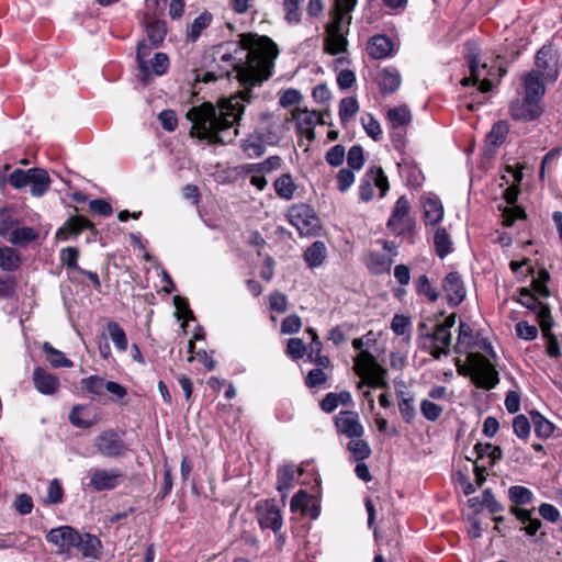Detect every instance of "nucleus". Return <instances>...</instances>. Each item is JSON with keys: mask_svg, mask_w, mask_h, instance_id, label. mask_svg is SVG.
<instances>
[{"mask_svg": "<svg viewBox=\"0 0 562 562\" xmlns=\"http://www.w3.org/2000/svg\"><path fill=\"white\" fill-rule=\"evenodd\" d=\"M239 44L240 49H236L235 53L246 52L245 60L229 52L221 53L220 48L215 52L218 55L214 59L216 66L203 72L201 77L198 75L196 80L209 83L235 74L244 90L223 100L218 109L210 102H204L189 110L187 119L192 123V137L205 139L209 144L232 143L238 135L236 125L244 113V102L251 99V88L272 76L279 49L270 37L245 33L239 35Z\"/></svg>", "mask_w": 562, "mask_h": 562, "instance_id": "1", "label": "nucleus"}, {"mask_svg": "<svg viewBox=\"0 0 562 562\" xmlns=\"http://www.w3.org/2000/svg\"><path fill=\"white\" fill-rule=\"evenodd\" d=\"M14 189H23L30 186V192L35 198H41L47 193L50 188L52 179L48 172L43 168H31L27 170L14 169L8 179Z\"/></svg>", "mask_w": 562, "mask_h": 562, "instance_id": "2", "label": "nucleus"}, {"mask_svg": "<svg viewBox=\"0 0 562 562\" xmlns=\"http://www.w3.org/2000/svg\"><path fill=\"white\" fill-rule=\"evenodd\" d=\"M289 223L294 226L300 236H318L322 223L314 209L305 203L291 205L285 214Z\"/></svg>", "mask_w": 562, "mask_h": 562, "instance_id": "3", "label": "nucleus"}, {"mask_svg": "<svg viewBox=\"0 0 562 562\" xmlns=\"http://www.w3.org/2000/svg\"><path fill=\"white\" fill-rule=\"evenodd\" d=\"M467 361L472 370V383L476 387L492 390L498 384V373L485 356L479 352H470Z\"/></svg>", "mask_w": 562, "mask_h": 562, "instance_id": "4", "label": "nucleus"}, {"mask_svg": "<svg viewBox=\"0 0 562 562\" xmlns=\"http://www.w3.org/2000/svg\"><path fill=\"white\" fill-rule=\"evenodd\" d=\"M535 66L530 71H536L547 83H554L559 79V55L551 44H544L537 50Z\"/></svg>", "mask_w": 562, "mask_h": 562, "instance_id": "5", "label": "nucleus"}, {"mask_svg": "<svg viewBox=\"0 0 562 562\" xmlns=\"http://www.w3.org/2000/svg\"><path fill=\"white\" fill-rule=\"evenodd\" d=\"M373 186L380 189V196L386 195L390 190V183L383 169L379 166H372L367 169L366 173L361 178L359 186V199L362 202H369L373 199Z\"/></svg>", "mask_w": 562, "mask_h": 562, "instance_id": "6", "label": "nucleus"}, {"mask_svg": "<svg viewBox=\"0 0 562 562\" xmlns=\"http://www.w3.org/2000/svg\"><path fill=\"white\" fill-rule=\"evenodd\" d=\"M125 479V474L117 468L94 469L90 472L88 486L95 492L112 491L120 486Z\"/></svg>", "mask_w": 562, "mask_h": 562, "instance_id": "7", "label": "nucleus"}, {"mask_svg": "<svg viewBox=\"0 0 562 562\" xmlns=\"http://www.w3.org/2000/svg\"><path fill=\"white\" fill-rule=\"evenodd\" d=\"M544 113V105L540 101L526 97L517 98L509 104V114L514 121L532 122Z\"/></svg>", "mask_w": 562, "mask_h": 562, "instance_id": "8", "label": "nucleus"}, {"mask_svg": "<svg viewBox=\"0 0 562 562\" xmlns=\"http://www.w3.org/2000/svg\"><path fill=\"white\" fill-rule=\"evenodd\" d=\"M508 499L512 503L509 513L514 515L520 522L529 519V509L524 506L530 505L533 501V493L526 486L513 485L508 488Z\"/></svg>", "mask_w": 562, "mask_h": 562, "instance_id": "9", "label": "nucleus"}, {"mask_svg": "<svg viewBox=\"0 0 562 562\" xmlns=\"http://www.w3.org/2000/svg\"><path fill=\"white\" fill-rule=\"evenodd\" d=\"M339 19H333L326 25V36L324 38V50L329 55H338L347 50L348 41L345 36L344 24Z\"/></svg>", "mask_w": 562, "mask_h": 562, "instance_id": "10", "label": "nucleus"}, {"mask_svg": "<svg viewBox=\"0 0 562 562\" xmlns=\"http://www.w3.org/2000/svg\"><path fill=\"white\" fill-rule=\"evenodd\" d=\"M95 448L106 458H119L124 456L127 451L126 445L113 429L102 431L97 437Z\"/></svg>", "mask_w": 562, "mask_h": 562, "instance_id": "11", "label": "nucleus"}, {"mask_svg": "<svg viewBox=\"0 0 562 562\" xmlns=\"http://www.w3.org/2000/svg\"><path fill=\"white\" fill-rule=\"evenodd\" d=\"M334 426L338 435H344L347 438L364 435V427L360 422L359 414L355 411H340L334 418Z\"/></svg>", "mask_w": 562, "mask_h": 562, "instance_id": "12", "label": "nucleus"}, {"mask_svg": "<svg viewBox=\"0 0 562 562\" xmlns=\"http://www.w3.org/2000/svg\"><path fill=\"white\" fill-rule=\"evenodd\" d=\"M442 290L446 294L447 304L450 307L460 305L467 295L463 280L459 272L452 271L442 279Z\"/></svg>", "mask_w": 562, "mask_h": 562, "instance_id": "13", "label": "nucleus"}, {"mask_svg": "<svg viewBox=\"0 0 562 562\" xmlns=\"http://www.w3.org/2000/svg\"><path fill=\"white\" fill-rule=\"evenodd\" d=\"M46 540L58 547L60 551H68L80 543V533L70 526H60L50 529L46 535Z\"/></svg>", "mask_w": 562, "mask_h": 562, "instance_id": "14", "label": "nucleus"}, {"mask_svg": "<svg viewBox=\"0 0 562 562\" xmlns=\"http://www.w3.org/2000/svg\"><path fill=\"white\" fill-rule=\"evenodd\" d=\"M292 117L296 122V133L313 142L315 139L314 128L317 125V111L296 108L292 112Z\"/></svg>", "mask_w": 562, "mask_h": 562, "instance_id": "15", "label": "nucleus"}, {"mask_svg": "<svg viewBox=\"0 0 562 562\" xmlns=\"http://www.w3.org/2000/svg\"><path fill=\"white\" fill-rule=\"evenodd\" d=\"M257 518L261 529L270 528L276 535H278L283 525L280 509L269 502L263 506H257Z\"/></svg>", "mask_w": 562, "mask_h": 562, "instance_id": "16", "label": "nucleus"}, {"mask_svg": "<svg viewBox=\"0 0 562 562\" xmlns=\"http://www.w3.org/2000/svg\"><path fill=\"white\" fill-rule=\"evenodd\" d=\"M32 381L36 391L43 395H55L60 387L58 376L41 367L34 368Z\"/></svg>", "mask_w": 562, "mask_h": 562, "instance_id": "17", "label": "nucleus"}, {"mask_svg": "<svg viewBox=\"0 0 562 562\" xmlns=\"http://www.w3.org/2000/svg\"><path fill=\"white\" fill-rule=\"evenodd\" d=\"M69 422L75 427L88 429L100 422V416L90 405H75L69 413Z\"/></svg>", "mask_w": 562, "mask_h": 562, "instance_id": "18", "label": "nucleus"}, {"mask_svg": "<svg viewBox=\"0 0 562 562\" xmlns=\"http://www.w3.org/2000/svg\"><path fill=\"white\" fill-rule=\"evenodd\" d=\"M520 295L521 304L536 314L539 325L553 319L551 316V310L549 305L539 301L536 294L532 293L530 290L526 288L521 289Z\"/></svg>", "mask_w": 562, "mask_h": 562, "instance_id": "19", "label": "nucleus"}, {"mask_svg": "<svg viewBox=\"0 0 562 562\" xmlns=\"http://www.w3.org/2000/svg\"><path fill=\"white\" fill-rule=\"evenodd\" d=\"M85 229L95 231L94 225L85 216H71L57 229L56 238L58 240H67L71 235L77 236Z\"/></svg>", "mask_w": 562, "mask_h": 562, "instance_id": "20", "label": "nucleus"}, {"mask_svg": "<svg viewBox=\"0 0 562 562\" xmlns=\"http://www.w3.org/2000/svg\"><path fill=\"white\" fill-rule=\"evenodd\" d=\"M375 81L382 94H393L400 89L402 77L395 67H385L378 72Z\"/></svg>", "mask_w": 562, "mask_h": 562, "instance_id": "21", "label": "nucleus"}, {"mask_svg": "<svg viewBox=\"0 0 562 562\" xmlns=\"http://www.w3.org/2000/svg\"><path fill=\"white\" fill-rule=\"evenodd\" d=\"M546 81L537 76L536 71H528L521 76V85L524 89V97L540 101L546 94Z\"/></svg>", "mask_w": 562, "mask_h": 562, "instance_id": "22", "label": "nucleus"}, {"mask_svg": "<svg viewBox=\"0 0 562 562\" xmlns=\"http://www.w3.org/2000/svg\"><path fill=\"white\" fill-rule=\"evenodd\" d=\"M367 49L373 59H385L393 56L394 43L389 36L376 34L369 40Z\"/></svg>", "mask_w": 562, "mask_h": 562, "instance_id": "23", "label": "nucleus"}, {"mask_svg": "<svg viewBox=\"0 0 562 562\" xmlns=\"http://www.w3.org/2000/svg\"><path fill=\"white\" fill-rule=\"evenodd\" d=\"M306 333L311 336V342L308 344L306 351L307 360L316 367H329L330 360L327 356L322 355L323 342L321 341L316 329L307 328Z\"/></svg>", "mask_w": 562, "mask_h": 562, "instance_id": "24", "label": "nucleus"}, {"mask_svg": "<svg viewBox=\"0 0 562 562\" xmlns=\"http://www.w3.org/2000/svg\"><path fill=\"white\" fill-rule=\"evenodd\" d=\"M302 258L310 269L322 267L327 259V247L325 243L315 240L303 251Z\"/></svg>", "mask_w": 562, "mask_h": 562, "instance_id": "25", "label": "nucleus"}, {"mask_svg": "<svg viewBox=\"0 0 562 562\" xmlns=\"http://www.w3.org/2000/svg\"><path fill=\"white\" fill-rule=\"evenodd\" d=\"M295 469L292 464L281 465L277 470V490L281 494V502L285 504L289 492L293 488Z\"/></svg>", "mask_w": 562, "mask_h": 562, "instance_id": "26", "label": "nucleus"}, {"mask_svg": "<svg viewBox=\"0 0 562 562\" xmlns=\"http://www.w3.org/2000/svg\"><path fill=\"white\" fill-rule=\"evenodd\" d=\"M424 221L426 225H437L443 218V205L436 195L423 200Z\"/></svg>", "mask_w": 562, "mask_h": 562, "instance_id": "27", "label": "nucleus"}, {"mask_svg": "<svg viewBox=\"0 0 562 562\" xmlns=\"http://www.w3.org/2000/svg\"><path fill=\"white\" fill-rule=\"evenodd\" d=\"M153 46L147 45L145 41H140L137 44V50H136V59L138 64V80L144 85L147 86L150 83V70L148 66V56L150 55Z\"/></svg>", "mask_w": 562, "mask_h": 562, "instance_id": "28", "label": "nucleus"}, {"mask_svg": "<svg viewBox=\"0 0 562 562\" xmlns=\"http://www.w3.org/2000/svg\"><path fill=\"white\" fill-rule=\"evenodd\" d=\"M465 60L469 65L470 72L474 79L481 78L482 70H485L487 65L481 64L480 48L474 42L468 41L465 43Z\"/></svg>", "mask_w": 562, "mask_h": 562, "instance_id": "29", "label": "nucleus"}, {"mask_svg": "<svg viewBox=\"0 0 562 562\" xmlns=\"http://www.w3.org/2000/svg\"><path fill=\"white\" fill-rule=\"evenodd\" d=\"M40 231L34 227L16 225L15 229L11 232L8 241L14 246L27 247L31 243L37 240Z\"/></svg>", "mask_w": 562, "mask_h": 562, "instance_id": "30", "label": "nucleus"}, {"mask_svg": "<svg viewBox=\"0 0 562 562\" xmlns=\"http://www.w3.org/2000/svg\"><path fill=\"white\" fill-rule=\"evenodd\" d=\"M312 502V496L304 490H300L291 499L290 509L292 513L300 512L303 515H311L312 518H316L318 516V509L315 505H313L312 510H310V504Z\"/></svg>", "mask_w": 562, "mask_h": 562, "instance_id": "31", "label": "nucleus"}, {"mask_svg": "<svg viewBox=\"0 0 562 562\" xmlns=\"http://www.w3.org/2000/svg\"><path fill=\"white\" fill-rule=\"evenodd\" d=\"M554 325L553 319L539 325L542 331V337L546 340V352L551 359H559L561 357V348L557 336L551 331Z\"/></svg>", "mask_w": 562, "mask_h": 562, "instance_id": "32", "label": "nucleus"}, {"mask_svg": "<svg viewBox=\"0 0 562 562\" xmlns=\"http://www.w3.org/2000/svg\"><path fill=\"white\" fill-rule=\"evenodd\" d=\"M277 195L283 200H292L297 189L291 173H282L273 182Z\"/></svg>", "mask_w": 562, "mask_h": 562, "instance_id": "33", "label": "nucleus"}, {"mask_svg": "<svg viewBox=\"0 0 562 562\" xmlns=\"http://www.w3.org/2000/svg\"><path fill=\"white\" fill-rule=\"evenodd\" d=\"M509 133V124L507 121L501 120L493 124L491 131L486 135V144L494 150L503 145Z\"/></svg>", "mask_w": 562, "mask_h": 562, "instance_id": "34", "label": "nucleus"}, {"mask_svg": "<svg viewBox=\"0 0 562 562\" xmlns=\"http://www.w3.org/2000/svg\"><path fill=\"white\" fill-rule=\"evenodd\" d=\"M349 439L346 449L350 453V459L353 461H364L371 456L372 450L367 440L362 439V437H350Z\"/></svg>", "mask_w": 562, "mask_h": 562, "instance_id": "35", "label": "nucleus"}, {"mask_svg": "<svg viewBox=\"0 0 562 562\" xmlns=\"http://www.w3.org/2000/svg\"><path fill=\"white\" fill-rule=\"evenodd\" d=\"M366 266L372 274L379 276L390 271L392 259L383 254L372 251L367 257Z\"/></svg>", "mask_w": 562, "mask_h": 562, "instance_id": "36", "label": "nucleus"}, {"mask_svg": "<svg viewBox=\"0 0 562 562\" xmlns=\"http://www.w3.org/2000/svg\"><path fill=\"white\" fill-rule=\"evenodd\" d=\"M42 349L46 361L53 368H71L74 366L72 361L63 351L54 348L48 341L43 344Z\"/></svg>", "mask_w": 562, "mask_h": 562, "instance_id": "37", "label": "nucleus"}, {"mask_svg": "<svg viewBox=\"0 0 562 562\" xmlns=\"http://www.w3.org/2000/svg\"><path fill=\"white\" fill-rule=\"evenodd\" d=\"M213 21V15L209 11H203L196 16L187 30V41L196 42L201 36V33L210 26Z\"/></svg>", "mask_w": 562, "mask_h": 562, "instance_id": "38", "label": "nucleus"}, {"mask_svg": "<svg viewBox=\"0 0 562 562\" xmlns=\"http://www.w3.org/2000/svg\"><path fill=\"white\" fill-rule=\"evenodd\" d=\"M147 38L153 47H158L167 35V24L162 20H154L145 25Z\"/></svg>", "mask_w": 562, "mask_h": 562, "instance_id": "39", "label": "nucleus"}, {"mask_svg": "<svg viewBox=\"0 0 562 562\" xmlns=\"http://www.w3.org/2000/svg\"><path fill=\"white\" fill-rule=\"evenodd\" d=\"M434 245L436 255L440 259L446 258L450 252H452V240L445 227H438L436 229L434 235Z\"/></svg>", "mask_w": 562, "mask_h": 562, "instance_id": "40", "label": "nucleus"}, {"mask_svg": "<svg viewBox=\"0 0 562 562\" xmlns=\"http://www.w3.org/2000/svg\"><path fill=\"white\" fill-rule=\"evenodd\" d=\"M531 422L535 427V434L537 437L542 439H548L553 435L555 426L549 419H547L541 413L538 411H531L530 413Z\"/></svg>", "mask_w": 562, "mask_h": 562, "instance_id": "41", "label": "nucleus"}, {"mask_svg": "<svg viewBox=\"0 0 562 562\" xmlns=\"http://www.w3.org/2000/svg\"><path fill=\"white\" fill-rule=\"evenodd\" d=\"M415 290L419 296H424L429 303H435L440 296L439 290L432 285L427 274L419 276L415 282Z\"/></svg>", "mask_w": 562, "mask_h": 562, "instance_id": "42", "label": "nucleus"}, {"mask_svg": "<svg viewBox=\"0 0 562 562\" xmlns=\"http://www.w3.org/2000/svg\"><path fill=\"white\" fill-rule=\"evenodd\" d=\"M21 261V255L16 249L7 246L0 248V268L3 271L11 272L16 270Z\"/></svg>", "mask_w": 562, "mask_h": 562, "instance_id": "43", "label": "nucleus"}, {"mask_svg": "<svg viewBox=\"0 0 562 562\" xmlns=\"http://www.w3.org/2000/svg\"><path fill=\"white\" fill-rule=\"evenodd\" d=\"M474 452L477 459L487 457L490 465L493 467L496 462L503 459V451L499 446H494L491 442H477L474 446Z\"/></svg>", "mask_w": 562, "mask_h": 562, "instance_id": "44", "label": "nucleus"}, {"mask_svg": "<svg viewBox=\"0 0 562 562\" xmlns=\"http://www.w3.org/2000/svg\"><path fill=\"white\" fill-rule=\"evenodd\" d=\"M102 544L97 536L85 533L80 535V543L76 546L77 549L87 558H95L100 552Z\"/></svg>", "mask_w": 562, "mask_h": 562, "instance_id": "45", "label": "nucleus"}, {"mask_svg": "<svg viewBox=\"0 0 562 562\" xmlns=\"http://www.w3.org/2000/svg\"><path fill=\"white\" fill-rule=\"evenodd\" d=\"M106 333L110 339L113 341L115 348L119 351H126L127 349V337L121 325L114 321H110L106 324Z\"/></svg>", "mask_w": 562, "mask_h": 562, "instance_id": "46", "label": "nucleus"}, {"mask_svg": "<svg viewBox=\"0 0 562 562\" xmlns=\"http://www.w3.org/2000/svg\"><path fill=\"white\" fill-rule=\"evenodd\" d=\"M386 227L396 236L412 237L415 235L416 221L413 217L400 218L391 225V220H387Z\"/></svg>", "mask_w": 562, "mask_h": 562, "instance_id": "47", "label": "nucleus"}, {"mask_svg": "<svg viewBox=\"0 0 562 562\" xmlns=\"http://www.w3.org/2000/svg\"><path fill=\"white\" fill-rule=\"evenodd\" d=\"M387 119L390 120L393 130H398L411 123L412 115L406 105H400L389 110Z\"/></svg>", "mask_w": 562, "mask_h": 562, "instance_id": "48", "label": "nucleus"}, {"mask_svg": "<svg viewBox=\"0 0 562 562\" xmlns=\"http://www.w3.org/2000/svg\"><path fill=\"white\" fill-rule=\"evenodd\" d=\"M472 333V328L469 324L460 323L456 352L463 353L475 346Z\"/></svg>", "mask_w": 562, "mask_h": 562, "instance_id": "49", "label": "nucleus"}, {"mask_svg": "<svg viewBox=\"0 0 562 562\" xmlns=\"http://www.w3.org/2000/svg\"><path fill=\"white\" fill-rule=\"evenodd\" d=\"M241 149L248 158L260 157L266 151V145L261 136L251 135L241 142Z\"/></svg>", "mask_w": 562, "mask_h": 562, "instance_id": "50", "label": "nucleus"}, {"mask_svg": "<svg viewBox=\"0 0 562 562\" xmlns=\"http://www.w3.org/2000/svg\"><path fill=\"white\" fill-rule=\"evenodd\" d=\"M79 249L77 247H66L60 250V262L67 271H79L81 268L78 265Z\"/></svg>", "mask_w": 562, "mask_h": 562, "instance_id": "51", "label": "nucleus"}, {"mask_svg": "<svg viewBox=\"0 0 562 562\" xmlns=\"http://www.w3.org/2000/svg\"><path fill=\"white\" fill-rule=\"evenodd\" d=\"M386 376V369L373 360L368 371L369 384L373 387H387Z\"/></svg>", "mask_w": 562, "mask_h": 562, "instance_id": "52", "label": "nucleus"}, {"mask_svg": "<svg viewBox=\"0 0 562 562\" xmlns=\"http://www.w3.org/2000/svg\"><path fill=\"white\" fill-rule=\"evenodd\" d=\"M422 338L431 345H440L448 348L451 345V333L439 326H436L432 333L422 334Z\"/></svg>", "mask_w": 562, "mask_h": 562, "instance_id": "53", "label": "nucleus"}, {"mask_svg": "<svg viewBox=\"0 0 562 562\" xmlns=\"http://www.w3.org/2000/svg\"><path fill=\"white\" fill-rule=\"evenodd\" d=\"M170 61L169 57L165 53H156L154 57L148 60V66L150 70V81L153 80V76H162L168 71Z\"/></svg>", "mask_w": 562, "mask_h": 562, "instance_id": "54", "label": "nucleus"}, {"mask_svg": "<svg viewBox=\"0 0 562 562\" xmlns=\"http://www.w3.org/2000/svg\"><path fill=\"white\" fill-rule=\"evenodd\" d=\"M359 111V103L356 98H344L339 103V119L341 124H346Z\"/></svg>", "mask_w": 562, "mask_h": 562, "instance_id": "55", "label": "nucleus"}, {"mask_svg": "<svg viewBox=\"0 0 562 562\" xmlns=\"http://www.w3.org/2000/svg\"><path fill=\"white\" fill-rule=\"evenodd\" d=\"M404 392L401 391L398 393V409H400V413L404 419L405 423L407 424H412L415 416H416V411H415V406H414V397L413 396H408V397H404Z\"/></svg>", "mask_w": 562, "mask_h": 562, "instance_id": "56", "label": "nucleus"}, {"mask_svg": "<svg viewBox=\"0 0 562 562\" xmlns=\"http://www.w3.org/2000/svg\"><path fill=\"white\" fill-rule=\"evenodd\" d=\"M409 212H411V203H409L407 196L401 195L396 200V202L393 206V210L391 212V215L389 217V220H391V225H394L400 218L411 217Z\"/></svg>", "mask_w": 562, "mask_h": 562, "instance_id": "57", "label": "nucleus"}, {"mask_svg": "<svg viewBox=\"0 0 562 562\" xmlns=\"http://www.w3.org/2000/svg\"><path fill=\"white\" fill-rule=\"evenodd\" d=\"M357 0H336L334 19L340 18V23L349 24L351 21L350 12L355 9Z\"/></svg>", "mask_w": 562, "mask_h": 562, "instance_id": "58", "label": "nucleus"}, {"mask_svg": "<svg viewBox=\"0 0 562 562\" xmlns=\"http://www.w3.org/2000/svg\"><path fill=\"white\" fill-rule=\"evenodd\" d=\"M106 382L99 375H90L81 380V386L85 391L93 395H102L105 391Z\"/></svg>", "mask_w": 562, "mask_h": 562, "instance_id": "59", "label": "nucleus"}, {"mask_svg": "<svg viewBox=\"0 0 562 562\" xmlns=\"http://www.w3.org/2000/svg\"><path fill=\"white\" fill-rule=\"evenodd\" d=\"M328 367H317L308 371L305 376V385L310 389L319 387L325 384L328 380V375L324 372V369Z\"/></svg>", "mask_w": 562, "mask_h": 562, "instance_id": "60", "label": "nucleus"}, {"mask_svg": "<svg viewBox=\"0 0 562 562\" xmlns=\"http://www.w3.org/2000/svg\"><path fill=\"white\" fill-rule=\"evenodd\" d=\"M306 351L307 347L301 338H290L288 340L285 352L292 360L296 361L302 359L306 355Z\"/></svg>", "mask_w": 562, "mask_h": 562, "instance_id": "61", "label": "nucleus"}, {"mask_svg": "<svg viewBox=\"0 0 562 562\" xmlns=\"http://www.w3.org/2000/svg\"><path fill=\"white\" fill-rule=\"evenodd\" d=\"M549 278V272L546 269H541L538 273V277L532 280V290L539 296L548 297L550 295V290L547 285Z\"/></svg>", "mask_w": 562, "mask_h": 562, "instance_id": "62", "label": "nucleus"}, {"mask_svg": "<svg viewBox=\"0 0 562 562\" xmlns=\"http://www.w3.org/2000/svg\"><path fill=\"white\" fill-rule=\"evenodd\" d=\"M420 412L427 420L436 422L440 418L443 408L429 400H423L420 402Z\"/></svg>", "mask_w": 562, "mask_h": 562, "instance_id": "63", "label": "nucleus"}, {"mask_svg": "<svg viewBox=\"0 0 562 562\" xmlns=\"http://www.w3.org/2000/svg\"><path fill=\"white\" fill-rule=\"evenodd\" d=\"M347 164L353 170H360L364 165L363 148L360 145H353L347 154Z\"/></svg>", "mask_w": 562, "mask_h": 562, "instance_id": "64", "label": "nucleus"}]
</instances>
